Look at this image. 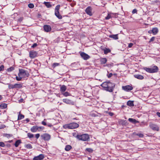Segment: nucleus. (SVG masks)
I'll list each match as a JSON object with an SVG mask.
<instances>
[{"label":"nucleus","instance_id":"1","mask_svg":"<svg viewBox=\"0 0 160 160\" xmlns=\"http://www.w3.org/2000/svg\"><path fill=\"white\" fill-rule=\"evenodd\" d=\"M101 86L103 89L110 92H112L115 86V84L109 81H106L103 82Z\"/></svg>","mask_w":160,"mask_h":160},{"label":"nucleus","instance_id":"2","mask_svg":"<svg viewBox=\"0 0 160 160\" xmlns=\"http://www.w3.org/2000/svg\"><path fill=\"white\" fill-rule=\"evenodd\" d=\"M29 76V74L28 71L23 69H19V72L18 76H15L16 80H21L22 79H27Z\"/></svg>","mask_w":160,"mask_h":160},{"label":"nucleus","instance_id":"3","mask_svg":"<svg viewBox=\"0 0 160 160\" xmlns=\"http://www.w3.org/2000/svg\"><path fill=\"white\" fill-rule=\"evenodd\" d=\"M143 69L148 72L150 73L157 72L159 70L158 67L156 66H154L150 68L146 67H144L143 68Z\"/></svg>","mask_w":160,"mask_h":160},{"label":"nucleus","instance_id":"4","mask_svg":"<svg viewBox=\"0 0 160 160\" xmlns=\"http://www.w3.org/2000/svg\"><path fill=\"white\" fill-rule=\"evenodd\" d=\"M76 137L79 140L84 141H88L90 138L89 135L87 134L77 135Z\"/></svg>","mask_w":160,"mask_h":160},{"label":"nucleus","instance_id":"5","mask_svg":"<svg viewBox=\"0 0 160 160\" xmlns=\"http://www.w3.org/2000/svg\"><path fill=\"white\" fill-rule=\"evenodd\" d=\"M79 126V125L78 123L72 122L64 125V127L65 128H67L70 129H73L78 128Z\"/></svg>","mask_w":160,"mask_h":160},{"label":"nucleus","instance_id":"6","mask_svg":"<svg viewBox=\"0 0 160 160\" xmlns=\"http://www.w3.org/2000/svg\"><path fill=\"white\" fill-rule=\"evenodd\" d=\"M60 5H58L55 7V16L59 19H61L62 18V16L60 14L59 10L60 9Z\"/></svg>","mask_w":160,"mask_h":160},{"label":"nucleus","instance_id":"7","mask_svg":"<svg viewBox=\"0 0 160 160\" xmlns=\"http://www.w3.org/2000/svg\"><path fill=\"white\" fill-rule=\"evenodd\" d=\"M41 139L45 141H49L51 138V135L47 133H44L41 135Z\"/></svg>","mask_w":160,"mask_h":160},{"label":"nucleus","instance_id":"8","mask_svg":"<svg viewBox=\"0 0 160 160\" xmlns=\"http://www.w3.org/2000/svg\"><path fill=\"white\" fill-rule=\"evenodd\" d=\"M8 84V88L9 89H13L14 88H19L22 87V83H16L14 85L11 84Z\"/></svg>","mask_w":160,"mask_h":160},{"label":"nucleus","instance_id":"9","mask_svg":"<svg viewBox=\"0 0 160 160\" xmlns=\"http://www.w3.org/2000/svg\"><path fill=\"white\" fill-rule=\"evenodd\" d=\"M122 88L125 91L128 92L132 90L133 88L132 86L128 85L122 86Z\"/></svg>","mask_w":160,"mask_h":160},{"label":"nucleus","instance_id":"10","mask_svg":"<svg viewBox=\"0 0 160 160\" xmlns=\"http://www.w3.org/2000/svg\"><path fill=\"white\" fill-rule=\"evenodd\" d=\"M149 126L150 128L153 130L158 131L159 130V127L155 124L150 123Z\"/></svg>","mask_w":160,"mask_h":160},{"label":"nucleus","instance_id":"11","mask_svg":"<svg viewBox=\"0 0 160 160\" xmlns=\"http://www.w3.org/2000/svg\"><path fill=\"white\" fill-rule=\"evenodd\" d=\"M38 53L33 50L29 52V57L31 58H33L37 56Z\"/></svg>","mask_w":160,"mask_h":160},{"label":"nucleus","instance_id":"12","mask_svg":"<svg viewBox=\"0 0 160 160\" xmlns=\"http://www.w3.org/2000/svg\"><path fill=\"white\" fill-rule=\"evenodd\" d=\"M92 8L90 6L88 7L85 9V12L86 13L90 16L92 15Z\"/></svg>","mask_w":160,"mask_h":160},{"label":"nucleus","instance_id":"13","mask_svg":"<svg viewBox=\"0 0 160 160\" xmlns=\"http://www.w3.org/2000/svg\"><path fill=\"white\" fill-rule=\"evenodd\" d=\"M80 54L82 58L84 60H87L90 58L88 55L83 52H81Z\"/></svg>","mask_w":160,"mask_h":160},{"label":"nucleus","instance_id":"14","mask_svg":"<svg viewBox=\"0 0 160 160\" xmlns=\"http://www.w3.org/2000/svg\"><path fill=\"white\" fill-rule=\"evenodd\" d=\"M44 155L43 154H40L39 155L35 156L33 159V160H42L44 158Z\"/></svg>","mask_w":160,"mask_h":160},{"label":"nucleus","instance_id":"15","mask_svg":"<svg viewBox=\"0 0 160 160\" xmlns=\"http://www.w3.org/2000/svg\"><path fill=\"white\" fill-rule=\"evenodd\" d=\"M62 101L63 102L67 104L73 105L74 104V102L68 99H63Z\"/></svg>","mask_w":160,"mask_h":160},{"label":"nucleus","instance_id":"16","mask_svg":"<svg viewBox=\"0 0 160 160\" xmlns=\"http://www.w3.org/2000/svg\"><path fill=\"white\" fill-rule=\"evenodd\" d=\"M43 29L45 31L47 32H50L51 30V27L49 25H44Z\"/></svg>","mask_w":160,"mask_h":160},{"label":"nucleus","instance_id":"17","mask_svg":"<svg viewBox=\"0 0 160 160\" xmlns=\"http://www.w3.org/2000/svg\"><path fill=\"white\" fill-rule=\"evenodd\" d=\"M38 130V126L35 125L32 126L31 128V131L33 132H36Z\"/></svg>","mask_w":160,"mask_h":160},{"label":"nucleus","instance_id":"18","mask_svg":"<svg viewBox=\"0 0 160 160\" xmlns=\"http://www.w3.org/2000/svg\"><path fill=\"white\" fill-rule=\"evenodd\" d=\"M118 34L110 35L109 36V37L112 38L114 40H117L118 39Z\"/></svg>","mask_w":160,"mask_h":160},{"label":"nucleus","instance_id":"19","mask_svg":"<svg viewBox=\"0 0 160 160\" xmlns=\"http://www.w3.org/2000/svg\"><path fill=\"white\" fill-rule=\"evenodd\" d=\"M67 89V87L65 85H62L61 86L60 88V90L61 93L64 92Z\"/></svg>","mask_w":160,"mask_h":160},{"label":"nucleus","instance_id":"20","mask_svg":"<svg viewBox=\"0 0 160 160\" xmlns=\"http://www.w3.org/2000/svg\"><path fill=\"white\" fill-rule=\"evenodd\" d=\"M158 32V29L157 28H152V32L153 35L156 34Z\"/></svg>","mask_w":160,"mask_h":160},{"label":"nucleus","instance_id":"21","mask_svg":"<svg viewBox=\"0 0 160 160\" xmlns=\"http://www.w3.org/2000/svg\"><path fill=\"white\" fill-rule=\"evenodd\" d=\"M24 118V116L22 114H21V111L19 112V114L18 115V120H20Z\"/></svg>","mask_w":160,"mask_h":160},{"label":"nucleus","instance_id":"22","mask_svg":"<svg viewBox=\"0 0 160 160\" xmlns=\"http://www.w3.org/2000/svg\"><path fill=\"white\" fill-rule=\"evenodd\" d=\"M128 120L130 122L133 124H135L136 123L138 122L137 121L136 119L132 118H129L128 119Z\"/></svg>","mask_w":160,"mask_h":160},{"label":"nucleus","instance_id":"23","mask_svg":"<svg viewBox=\"0 0 160 160\" xmlns=\"http://www.w3.org/2000/svg\"><path fill=\"white\" fill-rule=\"evenodd\" d=\"M134 76L135 78L139 79L142 80L144 78V77L142 76L139 74L135 75H134Z\"/></svg>","mask_w":160,"mask_h":160},{"label":"nucleus","instance_id":"24","mask_svg":"<svg viewBox=\"0 0 160 160\" xmlns=\"http://www.w3.org/2000/svg\"><path fill=\"white\" fill-rule=\"evenodd\" d=\"M107 61V59L106 58H102L100 59V62L101 64H105Z\"/></svg>","mask_w":160,"mask_h":160},{"label":"nucleus","instance_id":"25","mask_svg":"<svg viewBox=\"0 0 160 160\" xmlns=\"http://www.w3.org/2000/svg\"><path fill=\"white\" fill-rule=\"evenodd\" d=\"M22 142L21 140H17L16 141L14 144V145L16 147H17L19 146V145Z\"/></svg>","mask_w":160,"mask_h":160},{"label":"nucleus","instance_id":"26","mask_svg":"<svg viewBox=\"0 0 160 160\" xmlns=\"http://www.w3.org/2000/svg\"><path fill=\"white\" fill-rule=\"evenodd\" d=\"M127 105L130 106V107H132L134 105L133 103V101H128L127 102Z\"/></svg>","mask_w":160,"mask_h":160},{"label":"nucleus","instance_id":"27","mask_svg":"<svg viewBox=\"0 0 160 160\" xmlns=\"http://www.w3.org/2000/svg\"><path fill=\"white\" fill-rule=\"evenodd\" d=\"M72 148V146L69 145H67L65 148V150L67 151H69Z\"/></svg>","mask_w":160,"mask_h":160},{"label":"nucleus","instance_id":"28","mask_svg":"<svg viewBox=\"0 0 160 160\" xmlns=\"http://www.w3.org/2000/svg\"><path fill=\"white\" fill-rule=\"evenodd\" d=\"M44 4L48 8H50L52 7V5L49 2H44Z\"/></svg>","mask_w":160,"mask_h":160},{"label":"nucleus","instance_id":"29","mask_svg":"<svg viewBox=\"0 0 160 160\" xmlns=\"http://www.w3.org/2000/svg\"><path fill=\"white\" fill-rule=\"evenodd\" d=\"M62 94L65 97H67L71 95L68 92H64L62 93Z\"/></svg>","mask_w":160,"mask_h":160},{"label":"nucleus","instance_id":"30","mask_svg":"<svg viewBox=\"0 0 160 160\" xmlns=\"http://www.w3.org/2000/svg\"><path fill=\"white\" fill-rule=\"evenodd\" d=\"M0 107L2 109H5L7 107V105L6 103H2L1 104Z\"/></svg>","mask_w":160,"mask_h":160},{"label":"nucleus","instance_id":"31","mask_svg":"<svg viewBox=\"0 0 160 160\" xmlns=\"http://www.w3.org/2000/svg\"><path fill=\"white\" fill-rule=\"evenodd\" d=\"M112 14L111 13H108L107 16L105 17V19L106 20H108L111 18L112 17Z\"/></svg>","mask_w":160,"mask_h":160},{"label":"nucleus","instance_id":"32","mask_svg":"<svg viewBox=\"0 0 160 160\" xmlns=\"http://www.w3.org/2000/svg\"><path fill=\"white\" fill-rule=\"evenodd\" d=\"M27 136L29 138H31L34 137V135L30 133H27Z\"/></svg>","mask_w":160,"mask_h":160},{"label":"nucleus","instance_id":"33","mask_svg":"<svg viewBox=\"0 0 160 160\" xmlns=\"http://www.w3.org/2000/svg\"><path fill=\"white\" fill-rule=\"evenodd\" d=\"M25 147L28 149H31L32 146L31 144L29 143L26 145Z\"/></svg>","mask_w":160,"mask_h":160},{"label":"nucleus","instance_id":"34","mask_svg":"<svg viewBox=\"0 0 160 160\" xmlns=\"http://www.w3.org/2000/svg\"><path fill=\"white\" fill-rule=\"evenodd\" d=\"M4 136L7 137V138H10L12 136V135L11 134H5L4 135Z\"/></svg>","mask_w":160,"mask_h":160},{"label":"nucleus","instance_id":"35","mask_svg":"<svg viewBox=\"0 0 160 160\" xmlns=\"http://www.w3.org/2000/svg\"><path fill=\"white\" fill-rule=\"evenodd\" d=\"M14 69V68L12 67H11L9 68H8L7 70L8 72H11Z\"/></svg>","mask_w":160,"mask_h":160},{"label":"nucleus","instance_id":"36","mask_svg":"<svg viewBox=\"0 0 160 160\" xmlns=\"http://www.w3.org/2000/svg\"><path fill=\"white\" fill-rule=\"evenodd\" d=\"M60 65V64L58 63H54L52 64V66L54 68L55 67L58 66Z\"/></svg>","mask_w":160,"mask_h":160},{"label":"nucleus","instance_id":"37","mask_svg":"<svg viewBox=\"0 0 160 160\" xmlns=\"http://www.w3.org/2000/svg\"><path fill=\"white\" fill-rule=\"evenodd\" d=\"M110 52V50L108 48H106L104 50V53L105 54H106Z\"/></svg>","mask_w":160,"mask_h":160},{"label":"nucleus","instance_id":"38","mask_svg":"<svg viewBox=\"0 0 160 160\" xmlns=\"http://www.w3.org/2000/svg\"><path fill=\"white\" fill-rule=\"evenodd\" d=\"M28 6L29 8H32L34 7V5L32 3H29Z\"/></svg>","mask_w":160,"mask_h":160},{"label":"nucleus","instance_id":"39","mask_svg":"<svg viewBox=\"0 0 160 160\" xmlns=\"http://www.w3.org/2000/svg\"><path fill=\"white\" fill-rule=\"evenodd\" d=\"M136 135L140 138H143L144 137V135L142 133H138L136 134Z\"/></svg>","mask_w":160,"mask_h":160},{"label":"nucleus","instance_id":"40","mask_svg":"<svg viewBox=\"0 0 160 160\" xmlns=\"http://www.w3.org/2000/svg\"><path fill=\"white\" fill-rule=\"evenodd\" d=\"M5 146V144L4 143L2 142H0V147H3Z\"/></svg>","mask_w":160,"mask_h":160},{"label":"nucleus","instance_id":"41","mask_svg":"<svg viewBox=\"0 0 160 160\" xmlns=\"http://www.w3.org/2000/svg\"><path fill=\"white\" fill-rule=\"evenodd\" d=\"M40 136V135L39 133H37L35 135V137L37 139H38Z\"/></svg>","mask_w":160,"mask_h":160},{"label":"nucleus","instance_id":"42","mask_svg":"<svg viewBox=\"0 0 160 160\" xmlns=\"http://www.w3.org/2000/svg\"><path fill=\"white\" fill-rule=\"evenodd\" d=\"M137 10L136 9H134L132 10V14H134V13H137Z\"/></svg>","mask_w":160,"mask_h":160},{"label":"nucleus","instance_id":"43","mask_svg":"<svg viewBox=\"0 0 160 160\" xmlns=\"http://www.w3.org/2000/svg\"><path fill=\"white\" fill-rule=\"evenodd\" d=\"M4 68V66L3 65H1L0 67V71L3 70Z\"/></svg>","mask_w":160,"mask_h":160},{"label":"nucleus","instance_id":"44","mask_svg":"<svg viewBox=\"0 0 160 160\" xmlns=\"http://www.w3.org/2000/svg\"><path fill=\"white\" fill-rule=\"evenodd\" d=\"M86 150L88 152H91L92 151V149L90 148H86Z\"/></svg>","mask_w":160,"mask_h":160},{"label":"nucleus","instance_id":"45","mask_svg":"<svg viewBox=\"0 0 160 160\" xmlns=\"http://www.w3.org/2000/svg\"><path fill=\"white\" fill-rule=\"evenodd\" d=\"M23 19V17H20V18H19L18 19V21L19 22H21V21H22Z\"/></svg>","mask_w":160,"mask_h":160},{"label":"nucleus","instance_id":"46","mask_svg":"<svg viewBox=\"0 0 160 160\" xmlns=\"http://www.w3.org/2000/svg\"><path fill=\"white\" fill-rule=\"evenodd\" d=\"M133 45V44L132 43H130L128 44V47L129 48H131L132 46Z\"/></svg>","mask_w":160,"mask_h":160},{"label":"nucleus","instance_id":"47","mask_svg":"<svg viewBox=\"0 0 160 160\" xmlns=\"http://www.w3.org/2000/svg\"><path fill=\"white\" fill-rule=\"evenodd\" d=\"M154 39H155V37H152L150 39V41L149 42H152V41H153L154 40Z\"/></svg>","mask_w":160,"mask_h":160},{"label":"nucleus","instance_id":"48","mask_svg":"<svg viewBox=\"0 0 160 160\" xmlns=\"http://www.w3.org/2000/svg\"><path fill=\"white\" fill-rule=\"evenodd\" d=\"M37 44L36 43H34L32 46V48H34L37 46Z\"/></svg>","mask_w":160,"mask_h":160},{"label":"nucleus","instance_id":"49","mask_svg":"<svg viewBox=\"0 0 160 160\" xmlns=\"http://www.w3.org/2000/svg\"><path fill=\"white\" fill-rule=\"evenodd\" d=\"M42 124L44 125V126H46L47 125V124H46V123L44 121H42Z\"/></svg>","mask_w":160,"mask_h":160},{"label":"nucleus","instance_id":"50","mask_svg":"<svg viewBox=\"0 0 160 160\" xmlns=\"http://www.w3.org/2000/svg\"><path fill=\"white\" fill-rule=\"evenodd\" d=\"M112 75V73H110L108 75V78H109L111 77Z\"/></svg>","mask_w":160,"mask_h":160},{"label":"nucleus","instance_id":"51","mask_svg":"<svg viewBox=\"0 0 160 160\" xmlns=\"http://www.w3.org/2000/svg\"><path fill=\"white\" fill-rule=\"evenodd\" d=\"M108 114L111 116H112L113 115V113L111 112H109Z\"/></svg>","mask_w":160,"mask_h":160},{"label":"nucleus","instance_id":"52","mask_svg":"<svg viewBox=\"0 0 160 160\" xmlns=\"http://www.w3.org/2000/svg\"><path fill=\"white\" fill-rule=\"evenodd\" d=\"M38 131H40L41 129H42V127H38Z\"/></svg>","mask_w":160,"mask_h":160},{"label":"nucleus","instance_id":"53","mask_svg":"<svg viewBox=\"0 0 160 160\" xmlns=\"http://www.w3.org/2000/svg\"><path fill=\"white\" fill-rule=\"evenodd\" d=\"M156 114L158 117H160V112H157L156 113Z\"/></svg>","mask_w":160,"mask_h":160},{"label":"nucleus","instance_id":"54","mask_svg":"<svg viewBox=\"0 0 160 160\" xmlns=\"http://www.w3.org/2000/svg\"><path fill=\"white\" fill-rule=\"evenodd\" d=\"M25 120L27 122H28L29 121V119L28 118H26Z\"/></svg>","mask_w":160,"mask_h":160},{"label":"nucleus","instance_id":"55","mask_svg":"<svg viewBox=\"0 0 160 160\" xmlns=\"http://www.w3.org/2000/svg\"><path fill=\"white\" fill-rule=\"evenodd\" d=\"M148 33L150 34L152 33V30L149 31H148Z\"/></svg>","mask_w":160,"mask_h":160},{"label":"nucleus","instance_id":"56","mask_svg":"<svg viewBox=\"0 0 160 160\" xmlns=\"http://www.w3.org/2000/svg\"><path fill=\"white\" fill-rule=\"evenodd\" d=\"M91 116H93V117H95L96 116L95 115V114H93V113H92V114H91Z\"/></svg>","mask_w":160,"mask_h":160},{"label":"nucleus","instance_id":"57","mask_svg":"<svg viewBox=\"0 0 160 160\" xmlns=\"http://www.w3.org/2000/svg\"><path fill=\"white\" fill-rule=\"evenodd\" d=\"M48 126L49 127H51L52 126V124H48Z\"/></svg>","mask_w":160,"mask_h":160},{"label":"nucleus","instance_id":"58","mask_svg":"<svg viewBox=\"0 0 160 160\" xmlns=\"http://www.w3.org/2000/svg\"><path fill=\"white\" fill-rule=\"evenodd\" d=\"M12 140H9L7 142H8L9 143H11V142H12Z\"/></svg>","mask_w":160,"mask_h":160},{"label":"nucleus","instance_id":"59","mask_svg":"<svg viewBox=\"0 0 160 160\" xmlns=\"http://www.w3.org/2000/svg\"><path fill=\"white\" fill-rule=\"evenodd\" d=\"M2 96L0 95V100L1 99H2Z\"/></svg>","mask_w":160,"mask_h":160},{"label":"nucleus","instance_id":"60","mask_svg":"<svg viewBox=\"0 0 160 160\" xmlns=\"http://www.w3.org/2000/svg\"><path fill=\"white\" fill-rule=\"evenodd\" d=\"M73 119L75 120H77L76 118H73Z\"/></svg>","mask_w":160,"mask_h":160},{"label":"nucleus","instance_id":"61","mask_svg":"<svg viewBox=\"0 0 160 160\" xmlns=\"http://www.w3.org/2000/svg\"><path fill=\"white\" fill-rule=\"evenodd\" d=\"M8 146H10V144L8 145Z\"/></svg>","mask_w":160,"mask_h":160},{"label":"nucleus","instance_id":"62","mask_svg":"<svg viewBox=\"0 0 160 160\" xmlns=\"http://www.w3.org/2000/svg\"><path fill=\"white\" fill-rule=\"evenodd\" d=\"M121 121H124L123 120H121Z\"/></svg>","mask_w":160,"mask_h":160}]
</instances>
